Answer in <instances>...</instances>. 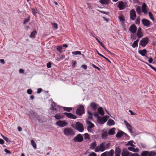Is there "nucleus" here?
I'll return each instance as SVG.
<instances>
[{
	"mask_svg": "<svg viewBox=\"0 0 156 156\" xmlns=\"http://www.w3.org/2000/svg\"><path fill=\"white\" fill-rule=\"evenodd\" d=\"M64 134L67 136H73L75 134V133L72 129L71 128H65L63 130Z\"/></svg>",
	"mask_w": 156,
	"mask_h": 156,
	"instance_id": "f257e3e1",
	"label": "nucleus"
},
{
	"mask_svg": "<svg viewBox=\"0 0 156 156\" xmlns=\"http://www.w3.org/2000/svg\"><path fill=\"white\" fill-rule=\"evenodd\" d=\"M156 152L154 151H144L141 153L140 156H155Z\"/></svg>",
	"mask_w": 156,
	"mask_h": 156,
	"instance_id": "f03ea898",
	"label": "nucleus"
},
{
	"mask_svg": "<svg viewBox=\"0 0 156 156\" xmlns=\"http://www.w3.org/2000/svg\"><path fill=\"white\" fill-rule=\"evenodd\" d=\"M84 113V109L82 105H80L76 111V113L79 115H82Z\"/></svg>",
	"mask_w": 156,
	"mask_h": 156,
	"instance_id": "7ed1b4c3",
	"label": "nucleus"
},
{
	"mask_svg": "<svg viewBox=\"0 0 156 156\" xmlns=\"http://www.w3.org/2000/svg\"><path fill=\"white\" fill-rule=\"evenodd\" d=\"M149 39L148 37H144L140 41L139 44L142 47H145L149 42Z\"/></svg>",
	"mask_w": 156,
	"mask_h": 156,
	"instance_id": "20e7f679",
	"label": "nucleus"
},
{
	"mask_svg": "<svg viewBox=\"0 0 156 156\" xmlns=\"http://www.w3.org/2000/svg\"><path fill=\"white\" fill-rule=\"evenodd\" d=\"M76 129L80 132H82L84 130L83 124L79 122L76 123Z\"/></svg>",
	"mask_w": 156,
	"mask_h": 156,
	"instance_id": "39448f33",
	"label": "nucleus"
},
{
	"mask_svg": "<svg viewBox=\"0 0 156 156\" xmlns=\"http://www.w3.org/2000/svg\"><path fill=\"white\" fill-rule=\"evenodd\" d=\"M56 124L61 127H64L66 126L68 123L65 120H58L56 122Z\"/></svg>",
	"mask_w": 156,
	"mask_h": 156,
	"instance_id": "423d86ee",
	"label": "nucleus"
},
{
	"mask_svg": "<svg viewBox=\"0 0 156 156\" xmlns=\"http://www.w3.org/2000/svg\"><path fill=\"white\" fill-rule=\"evenodd\" d=\"M108 117L104 116L102 118L99 117L97 119V121L100 124H102L106 122L107 120Z\"/></svg>",
	"mask_w": 156,
	"mask_h": 156,
	"instance_id": "0eeeda50",
	"label": "nucleus"
},
{
	"mask_svg": "<svg viewBox=\"0 0 156 156\" xmlns=\"http://www.w3.org/2000/svg\"><path fill=\"white\" fill-rule=\"evenodd\" d=\"M104 146L102 143L99 146H98L96 147L94 151L96 152L99 151L101 152L104 151L105 150H106L105 148H104Z\"/></svg>",
	"mask_w": 156,
	"mask_h": 156,
	"instance_id": "6e6552de",
	"label": "nucleus"
},
{
	"mask_svg": "<svg viewBox=\"0 0 156 156\" xmlns=\"http://www.w3.org/2000/svg\"><path fill=\"white\" fill-rule=\"evenodd\" d=\"M83 140V137L80 134H78L77 136L75 137L73 139V141H74L79 142H81Z\"/></svg>",
	"mask_w": 156,
	"mask_h": 156,
	"instance_id": "1a4fd4ad",
	"label": "nucleus"
},
{
	"mask_svg": "<svg viewBox=\"0 0 156 156\" xmlns=\"http://www.w3.org/2000/svg\"><path fill=\"white\" fill-rule=\"evenodd\" d=\"M130 19L132 20H135L136 17L135 11L134 9H131L130 11Z\"/></svg>",
	"mask_w": 156,
	"mask_h": 156,
	"instance_id": "9d476101",
	"label": "nucleus"
},
{
	"mask_svg": "<svg viewBox=\"0 0 156 156\" xmlns=\"http://www.w3.org/2000/svg\"><path fill=\"white\" fill-rule=\"evenodd\" d=\"M118 7L119 8L120 10L123 9L126 7L125 4L122 1H120L118 2Z\"/></svg>",
	"mask_w": 156,
	"mask_h": 156,
	"instance_id": "9b49d317",
	"label": "nucleus"
},
{
	"mask_svg": "<svg viewBox=\"0 0 156 156\" xmlns=\"http://www.w3.org/2000/svg\"><path fill=\"white\" fill-rule=\"evenodd\" d=\"M137 29L136 26L134 24H132L129 28V30L133 34L136 32Z\"/></svg>",
	"mask_w": 156,
	"mask_h": 156,
	"instance_id": "f8f14e48",
	"label": "nucleus"
},
{
	"mask_svg": "<svg viewBox=\"0 0 156 156\" xmlns=\"http://www.w3.org/2000/svg\"><path fill=\"white\" fill-rule=\"evenodd\" d=\"M124 122L125 123L126 126L129 132L131 133H133L132 131L133 127L126 120H125Z\"/></svg>",
	"mask_w": 156,
	"mask_h": 156,
	"instance_id": "ddd939ff",
	"label": "nucleus"
},
{
	"mask_svg": "<svg viewBox=\"0 0 156 156\" xmlns=\"http://www.w3.org/2000/svg\"><path fill=\"white\" fill-rule=\"evenodd\" d=\"M142 23L144 26H146L149 27L150 26V23L149 21L145 19H142Z\"/></svg>",
	"mask_w": 156,
	"mask_h": 156,
	"instance_id": "4468645a",
	"label": "nucleus"
},
{
	"mask_svg": "<svg viewBox=\"0 0 156 156\" xmlns=\"http://www.w3.org/2000/svg\"><path fill=\"white\" fill-rule=\"evenodd\" d=\"M141 8L142 12H143L144 14H147V6L145 3H143L141 6Z\"/></svg>",
	"mask_w": 156,
	"mask_h": 156,
	"instance_id": "2eb2a0df",
	"label": "nucleus"
},
{
	"mask_svg": "<svg viewBox=\"0 0 156 156\" xmlns=\"http://www.w3.org/2000/svg\"><path fill=\"white\" fill-rule=\"evenodd\" d=\"M63 114L65 115L67 117L69 118L74 119L76 118V117L75 115L71 113L65 112Z\"/></svg>",
	"mask_w": 156,
	"mask_h": 156,
	"instance_id": "dca6fc26",
	"label": "nucleus"
},
{
	"mask_svg": "<svg viewBox=\"0 0 156 156\" xmlns=\"http://www.w3.org/2000/svg\"><path fill=\"white\" fill-rule=\"evenodd\" d=\"M138 53L139 54L141 55L142 56H145L147 58H148V57L147 56H146V55L147 54V52L146 49H144L143 50H139Z\"/></svg>",
	"mask_w": 156,
	"mask_h": 156,
	"instance_id": "f3484780",
	"label": "nucleus"
},
{
	"mask_svg": "<svg viewBox=\"0 0 156 156\" xmlns=\"http://www.w3.org/2000/svg\"><path fill=\"white\" fill-rule=\"evenodd\" d=\"M130 152L126 149H124L122 152V156H129Z\"/></svg>",
	"mask_w": 156,
	"mask_h": 156,
	"instance_id": "a211bd4d",
	"label": "nucleus"
},
{
	"mask_svg": "<svg viewBox=\"0 0 156 156\" xmlns=\"http://www.w3.org/2000/svg\"><path fill=\"white\" fill-rule=\"evenodd\" d=\"M87 123L88 126L87 127V129L88 130L94 127V124L90 121H87Z\"/></svg>",
	"mask_w": 156,
	"mask_h": 156,
	"instance_id": "6ab92c4d",
	"label": "nucleus"
},
{
	"mask_svg": "<svg viewBox=\"0 0 156 156\" xmlns=\"http://www.w3.org/2000/svg\"><path fill=\"white\" fill-rule=\"evenodd\" d=\"M98 105L95 102H92L90 105V107L93 110H96L97 108Z\"/></svg>",
	"mask_w": 156,
	"mask_h": 156,
	"instance_id": "aec40b11",
	"label": "nucleus"
},
{
	"mask_svg": "<svg viewBox=\"0 0 156 156\" xmlns=\"http://www.w3.org/2000/svg\"><path fill=\"white\" fill-rule=\"evenodd\" d=\"M128 149L130 151L135 152H138L139 151V149L138 148H134L133 147H129L128 148Z\"/></svg>",
	"mask_w": 156,
	"mask_h": 156,
	"instance_id": "412c9836",
	"label": "nucleus"
},
{
	"mask_svg": "<svg viewBox=\"0 0 156 156\" xmlns=\"http://www.w3.org/2000/svg\"><path fill=\"white\" fill-rule=\"evenodd\" d=\"M98 113L101 115L103 116L104 114V112L103 108L101 107H99L98 109Z\"/></svg>",
	"mask_w": 156,
	"mask_h": 156,
	"instance_id": "4be33fe9",
	"label": "nucleus"
},
{
	"mask_svg": "<svg viewBox=\"0 0 156 156\" xmlns=\"http://www.w3.org/2000/svg\"><path fill=\"white\" fill-rule=\"evenodd\" d=\"M107 156H113L114 153V150L113 149L109 151H106Z\"/></svg>",
	"mask_w": 156,
	"mask_h": 156,
	"instance_id": "5701e85b",
	"label": "nucleus"
},
{
	"mask_svg": "<svg viewBox=\"0 0 156 156\" xmlns=\"http://www.w3.org/2000/svg\"><path fill=\"white\" fill-rule=\"evenodd\" d=\"M107 124L108 126H110L115 125V122L113 120L110 119L108 120Z\"/></svg>",
	"mask_w": 156,
	"mask_h": 156,
	"instance_id": "b1692460",
	"label": "nucleus"
},
{
	"mask_svg": "<svg viewBox=\"0 0 156 156\" xmlns=\"http://www.w3.org/2000/svg\"><path fill=\"white\" fill-rule=\"evenodd\" d=\"M31 11L32 12V14L34 16H35L36 14L37 13H38L39 12L38 10L36 8H31Z\"/></svg>",
	"mask_w": 156,
	"mask_h": 156,
	"instance_id": "393cba45",
	"label": "nucleus"
},
{
	"mask_svg": "<svg viewBox=\"0 0 156 156\" xmlns=\"http://www.w3.org/2000/svg\"><path fill=\"white\" fill-rule=\"evenodd\" d=\"M121 149L119 147H116L115 148V154H120Z\"/></svg>",
	"mask_w": 156,
	"mask_h": 156,
	"instance_id": "a878e982",
	"label": "nucleus"
},
{
	"mask_svg": "<svg viewBox=\"0 0 156 156\" xmlns=\"http://www.w3.org/2000/svg\"><path fill=\"white\" fill-rule=\"evenodd\" d=\"M124 134H125V133L122 131H121L120 132H118L116 134V136L118 138L121 137L123 136Z\"/></svg>",
	"mask_w": 156,
	"mask_h": 156,
	"instance_id": "bb28decb",
	"label": "nucleus"
},
{
	"mask_svg": "<svg viewBox=\"0 0 156 156\" xmlns=\"http://www.w3.org/2000/svg\"><path fill=\"white\" fill-rule=\"evenodd\" d=\"M115 128H113L110 129L108 132V134L109 135H113L115 133Z\"/></svg>",
	"mask_w": 156,
	"mask_h": 156,
	"instance_id": "cd10ccee",
	"label": "nucleus"
},
{
	"mask_svg": "<svg viewBox=\"0 0 156 156\" xmlns=\"http://www.w3.org/2000/svg\"><path fill=\"white\" fill-rule=\"evenodd\" d=\"M57 107L56 104L55 102H53L51 104V109L53 110H56Z\"/></svg>",
	"mask_w": 156,
	"mask_h": 156,
	"instance_id": "c85d7f7f",
	"label": "nucleus"
},
{
	"mask_svg": "<svg viewBox=\"0 0 156 156\" xmlns=\"http://www.w3.org/2000/svg\"><path fill=\"white\" fill-rule=\"evenodd\" d=\"M37 32L36 30L32 31L30 34V37L32 38H34L37 34Z\"/></svg>",
	"mask_w": 156,
	"mask_h": 156,
	"instance_id": "c756f323",
	"label": "nucleus"
},
{
	"mask_svg": "<svg viewBox=\"0 0 156 156\" xmlns=\"http://www.w3.org/2000/svg\"><path fill=\"white\" fill-rule=\"evenodd\" d=\"M109 1L110 0H100V2L102 4L108 5Z\"/></svg>",
	"mask_w": 156,
	"mask_h": 156,
	"instance_id": "7c9ffc66",
	"label": "nucleus"
},
{
	"mask_svg": "<svg viewBox=\"0 0 156 156\" xmlns=\"http://www.w3.org/2000/svg\"><path fill=\"white\" fill-rule=\"evenodd\" d=\"M96 145L97 144L95 142H93L90 145V148L92 150L94 149L95 150Z\"/></svg>",
	"mask_w": 156,
	"mask_h": 156,
	"instance_id": "2f4dec72",
	"label": "nucleus"
},
{
	"mask_svg": "<svg viewBox=\"0 0 156 156\" xmlns=\"http://www.w3.org/2000/svg\"><path fill=\"white\" fill-rule=\"evenodd\" d=\"M87 114H88V118L90 119H93V114L92 113L89 111L87 110Z\"/></svg>",
	"mask_w": 156,
	"mask_h": 156,
	"instance_id": "473e14b6",
	"label": "nucleus"
},
{
	"mask_svg": "<svg viewBox=\"0 0 156 156\" xmlns=\"http://www.w3.org/2000/svg\"><path fill=\"white\" fill-rule=\"evenodd\" d=\"M102 144L104 146L105 148L106 149H108L110 146V144L109 143H102Z\"/></svg>",
	"mask_w": 156,
	"mask_h": 156,
	"instance_id": "72a5a7b5",
	"label": "nucleus"
},
{
	"mask_svg": "<svg viewBox=\"0 0 156 156\" xmlns=\"http://www.w3.org/2000/svg\"><path fill=\"white\" fill-rule=\"evenodd\" d=\"M137 35L139 38H140L143 37V34L142 31H137Z\"/></svg>",
	"mask_w": 156,
	"mask_h": 156,
	"instance_id": "f704fd0d",
	"label": "nucleus"
},
{
	"mask_svg": "<svg viewBox=\"0 0 156 156\" xmlns=\"http://www.w3.org/2000/svg\"><path fill=\"white\" fill-rule=\"evenodd\" d=\"M54 117L56 119L59 120V119H62V118H63V116H62L61 115H58V114H56V115H55Z\"/></svg>",
	"mask_w": 156,
	"mask_h": 156,
	"instance_id": "c9c22d12",
	"label": "nucleus"
},
{
	"mask_svg": "<svg viewBox=\"0 0 156 156\" xmlns=\"http://www.w3.org/2000/svg\"><path fill=\"white\" fill-rule=\"evenodd\" d=\"M108 133L106 131H105L102 133L101 137L103 139H104L107 136Z\"/></svg>",
	"mask_w": 156,
	"mask_h": 156,
	"instance_id": "e433bc0d",
	"label": "nucleus"
},
{
	"mask_svg": "<svg viewBox=\"0 0 156 156\" xmlns=\"http://www.w3.org/2000/svg\"><path fill=\"white\" fill-rule=\"evenodd\" d=\"M136 11L138 14H140L142 11L141 10V7L139 6H138L136 8Z\"/></svg>",
	"mask_w": 156,
	"mask_h": 156,
	"instance_id": "4c0bfd02",
	"label": "nucleus"
},
{
	"mask_svg": "<svg viewBox=\"0 0 156 156\" xmlns=\"http://www.w3.org/2000/svg\"><path fill=\"white\" fill-rule=\"evenodd\" d=\"M30 114L29 115L30 116H31L33 118H34V117L36 115V112H34L33 111H31L30 112Z\"/></svg>",
	"mask_w": 156,
	"mask_h": 156,
	"instance_id": "58836bf2",
	"label": "nucleus"
},
{
	"mask_svg": "<svg viewBox=\"0 0 156 156\" xmlns=\"http://www.w3.org/2000/svg\"><path fill=\"white\" fill-rule=\"evenodd\" d=\"M31 144L33 147L35 149L37 148L36 144L35 143L34 141L33 140H31Z\"/></svg>",
	"mask_w": 156,
	"mask_h": 156,
	"instance_id": "ea45409f",
	"label": "nucleus"
},
{
	"mask_svg": "<svg viewBox=\"0 0 156 156\" xmlns=\"http://www.w3.org/2000/svg\"><path fill=\"white\" fill-rule=\"evenodd\" d=\"M63 109L65 111H67L68 112H70L72 110V108L71 107H63Z\"/></svg>",
	"mask_w": 156,
	"mask_h": 156,
	"instance_id": "a19ab883",
	"label": "nucleus"
},
{
	"mask_svg": "<svg viewBox=\"0 0 156 156\" xmlns=\"http://www.w3.org/2000/svg\"><path fill=\"white\" fill-rule=\"evenodd\" d=\"M72 53L73 55H81V52L80 51H73L72 52Z\"/></svg>",
	"mask_w": 156,
	"mask_h": 156,
	"instance_id": "79ce46f5",
	"label": "nucleus"
},
{
	"mask_svg": "<svg viewBox=\"0 0 156 156\" xmlns=\"http://www.w3.org/2000/svg\"><path fill=\"white\" fill-rule=\"evenodd\" d=\"M118 18L120 20L121 22H124L125 21V19L123 16L122 15H121L119 16L118 17Z\"/></svg>",
	"mask_w": 156,
	"mask_h": 156,
	"instance_id": "37998d69",
	"label": "nucleus"
},
{
	"mask_svg": "<svg viewBox=\"0 0 156 156\" xmlns=\"http://www.w3.org/2000/svg\"><path fill=\"white\" fill-rule=\"evenodd\" d=\"M148 14L150 19L153 21H154V18L152 13L151 12H148Z\"/></svg>",
	"mask_w": 156,
	"mask_h": 156,
	"instance_id": "c03bdc74",
	"label": "nucleus"
},
{
	"mask_svg": "<svg viewBox=\"0 0 156 156\" xmlns=\"http://www.w3.org/2000/svg\"><path fill=\"white\" fill-rule=\"evenodd\" d=\"M1 135L2 136V137L3 138V139L5 140L6 141V142H8L10 141L9 140V139L8 138H7V137H5L3 135H2V134H1Z\"/></svg>",
	"mask_w": 156,
	"mask_h": 156,
	"instance_id": "a18cd8bd",
	"label": "nucleus"
},
{
	"mask_svg": "<svg viewBox=\"0 0 156 156\" xmlns=\"http://www.w3.org/2000/svg\"><path fill=\"white\" fill-rule=\"evenodd\" d=\"M30 16H29L27 18L25 19L24 20V21L23 23V24H25L26 23H28L29 21V20H30Z\"/></svg>",
	"mask_w": 156,
	"mask_h": 156,
	"instance_id": "49530a36",
	"label": "nucleus"
},
{
	"mask_svg": "<svg viewBox=\"0 0 156 156\" xmlns=\"http://www.w3.org/2000/svg\"><path fill=\"white\" fill-rule=\"evenodd\" d=\"M84 138L85 140H90L89 135L87 133H85L84 134Z\"/></svg>",
	"mask_w": 156,
	"mask_h": 156,
	"instance_id": "de8ad7c7",
	"label": "nucleus"
},
{
	"mask_svg": "<svg viewBox=\"0 0 156 156\" xmlns=\"http://www.w3.org/2000/svg\"><path fill=\"white\" fill-rule=\"evenodd\" d=\"M56 49L60 53H61L62 52V48L61 46H58L57 48Z\"/></svg>",
	"mask_w": 156,
	"mask_h": 156,
	"instance_id": "09e8293b",
	"label": "nucleus"
},
{
	"mask_svg": "<svg viewBox=\"0 0 156 156\" xmlns=\"http://www.w3.org/2000/svg\"><path fill=\"white\" fill-rule=\"evenodd\" d=\"M145 63L156 72V69L155 67H153L151 65L148 64L147 62H145Z\"/></svg>",
	"mask_w": 156,
	"mask_h": 156,
	"instance_id": "8fccbe9b",
	"label": "nucleus"
},
{
	"mask_svg": "<svg viewBox=\"0 0 156 156\" xmlns=\"http://www.w3.org/2000/svg\"><path fill=\"white\" fill-rule=\"evenodd\" d=\"M127 145H130L132 147H135V146L133 144V141H129L128 142V144H127Z\"/></svg>",
	"mask_w": 156,
	"mask_h": 156,
	"instance_id": "3c124183",
	"label": "nucleus"
},
{
	"mask_svg": "<svg viewBox=\"0 0 156 156\" xmlns=\"http://www.w3.org/2000/svg\"><path fill=\"white\" fill-rule=\"evenodd\" d=\"M129 156H140L138 153H130Z\"/></svg>",
	"mask_w": 156,
	"mask_h": 156,
	"instance_id": "603ef678",
	"label": "nucleus"
},
{
	"mask_svg": "<svg viewBox=\"0 0 156 156\" xmlns=\"http://www.w3.org/2000/svg\"><path fill=\"white\" fill-rule=\"evenodd\" d=\"M138 46V43L136 42H135V41H134L132 45V46L133 48H135L136 46Z\"/></svg>",
	"mask_w": 156,
	"mask_h": 156,
	"instance_id": "864d4df0",
	"label": "nucleus"
},
{
	"mask_svg": "<svg viewBox=\"0 0 156 156\" xmlns=\"http://www.w3.org/2000/svg\"><path fill=\"white\" fill-rule=\"evenodd\" d=\"M76 61L73 60L72 61V68H74L75 67V65H76Z\"/></svg>",
	"mask_w": 156,
	"mask_h": 156,
	"instance_id": "5fc2aeb1",
	"label": "nucleus"
},
{
	"mask_svg": "<svg viewBox=\"0 0 156 156\" xmlns=\"http://www.w3.org/2000/svg\"><path fill=\"white\" fill-rule=\"evenodd\" d=\"M52 25L53 27L55 28L56 29H58V25L56 23H54L52 24Z\"/></svg>",
	"mask_w": 156,
	"mask_h": 156,
	"instance_id": "6e6d98bb",
	"label": "nucleus"
},
{
	"mask_svg": "<svg viewBox=\"0 0 156 156\" xmlns=\"http://www.w3.org/2000/svg\"><path fill=\"white\" fill-rule=\"evenodd\" d=\"M27 93L28 94H32V90L31 89H28L27 90Z\"/></svg>",
	"mask_w": 156,
	"mask_h": 156,
	"instance_id": "4d7b16f0",
	"label": "nucleus"
},
{
	"mask_svg": "<svg viewBox=\"0 0 156 156\" xmlns=\"http://www.w3.org/2000/svg\"><path fill=\"white\" fill-rule=\"evenodd\" d=\"M135 23L136 24H139L140 23V18L138 17L137 18L136 20Z\"/></svg>",
	"mask_w": 156,
	"mask_h": 156,
	"instance_id": "13d9d810",
	"label": "nucleus"
},
{
	"mask_svg": "<svg viewBox=\"0 0 156 156\" xmlns=\"http://www.w3.org/2000/svg\"><path fill=\"white\" fill-rule=\"evenodd\" d=\"M92 66L94 68L96 69L99 71H100V68H99V67L97 66L96 65H95L94 64H92Z\"/></svg>",
	"mask_w": 156,
	"mask_h": 156,
	"instance_id": "bf43d9fd",
	"label": "nucleus"
},
{
	"mask_svg": "<svg viewBox=\"0 0 156 156\" xmlns=\"http://www.w3.org/2000/svg\"><path fill=\"white\" fill-rule=\"evenodd\" d=\"M131 39H132L135 40L136 39V36H135L134 34H131Z\"/></svg>",
	"mask_w": 156,
	"mask_h": 156,
	"instance_id": "052dcab7",
	"label": "nucleus"
},
{
	"mask_svg": "<svg viewBox=\"0 0 156 156\" xmlns=\"http://www.w3.org/2000/svg\"><path fill=\"white\" fill-rule=\"evenodd\" d=\"M94 116L96 117L97 118V119H98V118H99V117H100L98 115V113L97 112H95L94 113Z\"/></svg>",
	"mask_w": 156,
	"mask_h": 156,
	"instance_id": "680f3d73",
	"label": "nucleus"
},
{
	"mask_svg": "<svg viewBox=\"0 0 156 156\" xmlns=\"http://www.w3.org/2000/svg\"><path fill=\"white\" fill-rule=\"evenodd\" d=\"M42 90L41 88H38L37 89V93L38 94L40 93H41L42 92Z\"/></svg>",
	"mask_w": 156,
	"mask_h": 156,
	"instance_id": "e2e57ef3",
	"label": "nucleus"
},
{
	"mask_svg": "<svg viewBox=\"0 0 156 156\" xmlns=\"http://www.w3.org/2000/svg\"><path fill=\"white\" fill-rule=\"evenodd\" d=\"M47 66L48 68H50L51 67V63L50 62H48L47 65Z\"/></svg>",
	"mask_w": 156,
	"mask_h": 156,
	"instance_id": "0e129e2a",
	"label": "nucleus"
},
{
	"mask_svg": "<svg viewBox=\"0 0 156 156\" xmlns=\"http://www.w3.org/2000/svg\"><path fill=\"white\" fill-rule=\"evenodd\" d=\"M129 112L130 113V114L132 115H134L136 114V113L133 112L132 110H129Z\"/></svg>",
	"mask_w": 156,
	"mask_h": 156,
	"instance_id": "69168bd1",
	"label": "nucleus"
},
{
	"mask_svg": "<svg viewBox=\"0 0 156 156\" xmlns=\"http://www.w3.org/2000/svg\"><path fill=\"white\" fill-rule=\"evenodd\" d=\"M89 156H97V155L95 153L92 152L89 155Z\"/></svg>",
	"mask_w": 156,
	"mask_h": 156,
	"instance_id": "338daca9",
	"label": "nucleus"
},
{
	"mask_svg": "<svg viewBox=\"0 0 156 156\" xmlns=\"http://www.w3.org/2000/svg\"><path fill=\"white\" fill-rule=\"evenodd\" d=\"M81 66L84 69H87V67L86 65H83Z\"/></svg>",
	"mask_w": 156,
	"mask_h": 156,
	"instance_id": "774afa93",
	"label": "nucleus"
}]
</instances>
